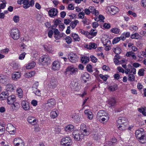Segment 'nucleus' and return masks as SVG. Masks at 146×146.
<instances>
[{"label":"nucleus","instance_id":"obj_41","mask_svg":"<svg viewBox=\"0 0 146 146\" xmlns=\"http://www.w3.org/2000/svg\"><path fill=\"white\" fill-rule=\"evenodd\" d=\"M71 36L75 41H79L80 38L78 35L76 33H72L71 34Z\"/></svg>","mask_w":146,"mask_h":146},{"label":"nucleus","instance_id":"obj_10","mask_svg":"<svg viewBox=\"0 0 146 146\" xmlns=\"http://www.w3.org/2000/svg\"><path fill=\"white\" fill-rule=\"evenodd\" d=\"M106 10L108 13L113 15L118 11V9L117 7L114 6H111L108 7L106 8Z\"/></svg>","mask_w":146,"mask_h":146},{"label":"nucleus","instance_id":"obj_19","mask_svg":"<svg viewBox=\"0 0 146 146\" xmlns=\"http://www.w3.org/2000/svg\"><path fill=\"white\" fill-rule=\"evenodd\" d=\"M127 119L124 117H119L117 121V123L118 124L122 125L123 124H127L126 122L127 121Z\"/></svg>","mask_w":146,"mask_h":146},{"label":"nucleus","instance_id":"obj_44","mask_svg":"<svg viewBox=\"0 0 146 146\" xmlns=\"http://www.w3.org/2000/svg\"><path fill=\"white\" fill-rule=\"evenodd\" d=\"M141 37V36L137 33H135L133 34H132L131 36V38L132 39H138Z\"/></svg>","mask_w":146,"mask_h":146},{"label":"nucleus","instance_id":"obj_56","mask_svg":"<svg viewBox=\"0 0 146 146\" xmlns=\"http://www.w3.org/2000/svg\"><path fill=\"white\" fill-rule=\"evenodd\" d=\"M83 20L82 22L83 23L84 25H88L89 24V22H88V19L86 17H84L83 18Z\"/></svg>","mask_w":146,"mask_h":146},{"label":"nucleus","instance_id":"obj_17","mask_svg":"<svg viewBox=\"0 0 146 146\" xmlns=\"http://www.w3.org/2000/svg\"><path fill=\"white\" fill-rule=\"evenodd\" d=\"M58 13V10L55 8H53L50 9L48 11L49 15L51 17L56 16Z\"/></svg>","mask_w":146,"mask_h":146},{"label":"nucleus","instance_id":"obj_47","mask_svg":"<svg viewBox=\"0 0 146 146\" xmlns=\"http://www.w3.org/2000/svg\"><path fill=\"white\" fill-rule=\"evenodd\" d=\"M99 121H101V122L104 121H107L109 119V116L108 115L104 116V118H97Z\"/></svg>","mask_w":146,"mask_h":146},{"label":"nucleus","instance_id":"obj_4","mask_svg":"<svg viewBox=\"0 0 146 146\" xmlns=\"http://www.w3.org/2000/svg\"><path fill=\"white\" fill-rule=\"evenodd\" d=\"M72 135L74 140L76 141L80 140L83 138L84 135L81 132H80L78 131H73Z\"/></svg>","mask_w":146,"mask_h":146},{"label":"nucleus","instance_id":"obj_61","mask_svg":"<svg viewBox=\"0 0 146 146\" xmlns=\"http://www.w3.org/2000/svg\"><path fill=\"white\" fill-rule=\"evenodd\" d=\"M128 66L131 69V72L133 73V74H136V70L135 68L132 66L130 64H128Z\"/></svg>","mask_w":146,"mask_h":146},{"label":"nucleus","instance_id":"obj_26","mask_svg":"<svg viewBox=\"0 0 146 146\" xmlns=\"http://www.w3.org/2000/svg\"><path fill=\"white\" fill-rule=\"evenodd\" d=\"M20 107V105L17 102L13 103L11 104L10 106L11 110L12 111L16 110L18 109Z\"/></svg>","mask_w":146,"mask_h":146},{"label":"nucleus","instance_id":"obj_60","mask_svg":"<svg viewBox=\"0 0 146 146\" xmlns=\"http://www.w3.org/2000/svg\"><path fill=\"white\" fill-rule=\"evenodd\" d=\"M83 11H84V12H83L84 14L87 15H90V9L89 8V7H88V8H85V9Z\"/></svg>","mask_w":146,"mask_h":146},{"label":"nucleus","instance_id":"obj_1","mask_svg":"<svg viewBox=\"0 0 146 146\" xmlns=\"http://www.w3.org/2000/svg\"><path fill=\"white\" fill-rule=\"evenodd\" d=\"M9 33L11 37L14 40H17L20 37L19 31L17 28L12 29L10 31Z\"/></svg>","mask_w":146,"mask_h":146},{"label":"nucleus","instance_id":"obj_18","mask_svg":"<svg viewBox=\"0 0 146 146\" xmlns=\"http://www.w3.org/2000/svg\"><path fill=\"white\" fill-rule=\"evenodd\" d=\"M7 98V103L9 104H13L14 102H15L16 100L15 96L13 95L8 96Z\"/></svg>","mask_w":146,"mask_h":146},{"label":"nucleus","instance_id":"obj_13","mask_svg":"<svg viewBox=\"0 0 146 146\" xmlns=\"http://www.w3.org/2000/svg\"><path fill=\"white\" fill-rule=\"evenodd\" d=\"M66 70V71L69 72L70 74L74 75L76 74L78 71V69L72 66H70L68 67Z\"/></svg>","mask_w":146,"mask_h":146},{"label":"nucleus","instance_id":"obj_31","mask_svg":"<svg viewBox=\"0 0 146 146\" xmlns=\"http://www.w3.org/2000/svg\"><path fill=\"white\" fill-rule=\"evenodd\" d=\"M28 122L33 125L37 123L36 119L34 117L31 116L28 117Z\"/></svg>","mask_w":146,"mask_h":146},{"label":"nucleus","instance_id":"obj_37","mask_svg":"<svg viewBox=\"0 0 146 146\" xmlns=\"http://www.w3.org/2000/svg\"><path fill=\"white\" fill-rule=\"evenodd\" d=\"M85 47L87 49H91L92 48H96L97 47V45L94 43H90L89 45H86Z\"/></svg>","mask_w":146,"mask_h":146},{"label":"nucleus","instance_id":"obj_53","mask_svg":"<svg viewBox=\"0 0 146 146\" xmlns=\"http://www.w3.org/2000/svg\"><path fill=\"white\" fill-rule=\"evenodd\" d=\"M79 32L81 34L86 35L87 37H88V35H89V32L87 31H85L82 29H80Z\"/></svg>","mask_w":146,"mask_h":146},{"label":"nucleus","instance_id":"obj_22","mask_svg":"<svg viewBox=\"0 0 146 146\" xmlns=\"http://www.w3.org/2000/svg\"><path fill=\"white\" fill-rule=\"evenodd\" d=\"M108 104L110 107L115 106L116 104V100L114 98H110L108 101Z\"/></svg>","mask_w":146,"mask_h":146},{"label":"nucleus","instance_id":"obj_39","mask_svg":"<svg viewBox=\"0 0 146 146\" xmlns=\"http://www.w3.org/2000/svg\"><path fill=\"white\" fill-rule=\"evenodd\" d=\"M113 51L117 54H119L121 52V50L119 46H115L113 49Z\"/></svg>","mask_w":146,"mask_h":146},{"label":"nucleus","instance_id":"obj_12","mask_svg":"<svg viewBox=\"0 0 146 146\" xmlns=\"http://www.w3.org/2000/svg\"><path fill=\"white\" fill-rule=\"evenodd\" d=\"M44 50L49 53H52L53 50L52 48V46L48 43H45L43 45Z\"/></svg>","mask_w":146,"mask_h":146},{"label":"nucleus","instance_id":"obj_30","mask_svg":"<svg viewBox=\"0 0 146 146\" xmlns=\"http://www.w3.org/2000/svg\"><path fill=\"white\" fill-rule=\"evenodd\" d=\"M108 115V114L103 110H100L98 113L97 118H101L102 116H104Z\"/></svg>","mask_w":146,"mask_h":146},{"label":"nucleus","instance_id":"obj_32","mask_svg":"<svg viewBox=\"0 0 146 146\" xmlns=\"http://www.w3.org/2000/svg\"><path fill=\"white\" fill-rule=\"evenodd\" d=\"M35 65V62L34 61H32L26 65V68L28 69H31L34 67Z\"/></svg>","mask_w":146,"mask_h":146},{"label":"nucleus","instance_id":"obj_27","mask_svg":"<svg viewBox=\"0 0 146 146\" xmlns=\"http://www.w3.org/2000/svg\"><path fill=\"white\" fill-rule=\"evenodd\" d=\"M54 37L56 40L59 39L62 36L61 35L59 34L60 32L57 29H55L54 30Z\"/></svg>","mask_w":146,"mask_h":146},{"label":"nucleus","instance_id":"obj_3","mask_svg":"<svg viewBox=\"0 0 146 146\" xmlns=\"http://www.w3.org/2000/svg\"><path fill=\"white\" fill-rule=\"evenodd\" d=\"M39 62L42 65H47L50 61L49 57L47 55L42 56L39 59Z\"/></svg>","mask_w":146,"mask_h":146},{"label":"nucleus","instance_id":"obj_34","mask_svg":"<svg viewBox=\"0 0 146 146\" xmlns=\"http://www.w3.org/2000/svg\"><path fill=\"white\" fill-rule=\"evenodd\" d=\"M9 94L8 92H3L0 94V98L1 100H5V98H7Z\"/></svg>","mask_w":146,"mask_h":146},{"label":"nucleus","instance_id":"obj_62","mask_svg":"<svg viewBox=\"0 0 146 146\" xmlns=\"http://www.w3.org/2000/svg\"><path fill=\"white\" fill-rule=\"evenodd\" d=\"M144 70L143 68L140 69L138 72L139 75L140 76H143L144 74Z\"/></svg>","mask_w":146,"mask_h":146},{"label":"nucleus","instance_id":"obj_55","mask_svg":"<svg viewBox=\"0 0 146 146\" xmlns=\"http://www.w3.org/2000/svg\"><path fill=\"white\" fill-rule=\"evenodd\" d=\"M135 76L132 74H130L128 76V80L130 81H133L135 80Z\"/></svg>","mask_w":146,"mask_h":146},{"label":"nucleus","instance_id":"obj_16","mask_svg":"<svg viewBox=\"0 0 146 146\" xmlns=\"http://www.w3.org/2000/svg\"><path fill=\"white\" fill-rule=\"evenodd\" d=\"M21 106L25 110H29L30 109V107L29 102L25 100L22 101L21 104Z\"/></svg>","mask_w":146,"mask_h":146},{"label":"nucleus","instance_id":"obj_25","mask_svg":"<svg viewBox=\"0 0 146 146\" xmlns=\"http://www.w3.org/2000/svg\"><path fill=\"white\" fill-rule=\"evenodd\" d=\"M90 78L89 75L86 72H85L82 74L81 78L84 82L86 83Z\"/></svg>","mask_w":146,"mask_h":146},{"label":"nucleus","instance_id":"obj_42","mask_svg":"<svg viewBox=\"0 0 146 146\" xmlns=\"http://www.w3.org/2000/svg\"><path fill=\"white\" fill-rule=\"evenodd\" d=\"M129 29L131 31L135 32L137 31L138 30V28L137 26L134 25H131L129 26Z\"/></svg>","mask_w":146,"mask_h":146},{"label":"nucleus","instance_id":"obj_38","mask_svg":"<svg viewBox=\"0 0 146 146\" xmlns=\"http://www.w3.org/2000/svg\"><path fill=\"white\" fill-rule=\"evenodd\" d=\"M139 138H137L139 141L142 143H144L146 142V137L144 135L141 136Z\"/></svg>","mask_w":146,"mask_h":146},{"label":"nucleus","instance_id":"obj_29","mask_svg":"<svg viewBox=\"0 0 146 146\" xmlns=\"http://www.w3.org/2000/svg\"><path fill=\"white\" fill-rule=\"evenodd\" d=\"M143 129L142 128H140L136 130L135 133V135L137 138H139L141 136H142L143 135Z\"/></svg>","mask_w":146,"mask_h":146},{"label":"nucleus","instance_id":"obj_45","mask_svg":"<svg viewBox=\"0 0 146 146\" xmlns=\"http://www.w3.org/2000/svg\"><path fill=\"white\" fill-rule=\"evenodd\" d=\"M17 95L20 98L23 97V92L22 90L20 88H18L17 89Z\"/></svg>","mask_w":146,"mask_h":146},{"label":"nucleus","instance_id":"obj_11","mask_svg":"<svg viewBox=\"0 0 146 146\" xmlns=\"http://www.w3.org/2000/svg\"><path fill=\"white\" fill-rule=\"evenodd\" d=\"M68 58L72 62H75L78 61V56L75 53H71L68 56Z\"/></svg>","mask_w":146,"mask_h":146},{"label":"nucleus","instance_id":"obj_64","mask_svg":"<svg viewBox=\"0 0 146 146\" xmlns=\"http://www.w3.org/2000/svg\"><path fill=\"white\" fill-rule=\"evenodd\" d=\"M86 68L87 71L89 72H93V70L92 69V66L91 65L88 64L86 66Z\"/></svg>","mask_w":146,"mask_h":146},{"label":"nucleus","instance_id":"obj_20","mask_svg":"<svg viewBox=\"0 0 146 146\" xmlns=\"http://www.w3.org/2000/svg\"><path fill=\"white\" fill-rule=\"evenodd\" d=\"M9 80L8 76L3 74H0V82L2 84L4 83Z\"/></svg>","mask_w":146,"mask_h":146},{"label":"nucleus","instance_id":"obj_49","mask_svg":"<svg viewBox=\"0 0 146 146\" xmlns=\"http://www.w3.org/2000/svg\"><path fill=\"white\" fill-rule=\"evenodd\" d=\"M126 56L128 57L131 56L132 58L134 59H135L136 58V56L135 55L134 53L132 51L127 52L126 54Z\"/></svg>","mask_w":146,"mask_h":146},{"label":"nucleus","instance_id":"obj_6","mask_svg":"<svg viewBox=\"0 0 146 146\" xmlns=\"http://www.w3.org/2000/svg\"><path fill=\"white\" fill-rule=\"evenodd\" d=\"M56 104L55 100L53 98H51L48 100L47 101V103L46 104V108L48 110H50Z\"/></svg>","mask_w":146,"mask_h":146},{"label":"nucleus","instance_id":"obj_7","mask_svg":"<svg viewBox=\"0 0 146 146\" xmlns=\"http://www.w3.org/2000/svg\"><path fill=\"white\" fill-rule=\"evenodd\" d=\"M23 6L24 8L27 9L30 7H33L35 4L34 0H31L30 2L29 0H24L23 2Z\"/></svg>","mask_w":146,"mask_h":146},{"label":"nucleus","instance_id":"obj_2","mask_svg":"<svg viewBox=\"0 0 146 146\" xmlns=\"http://www.w3.org/2000/svg\"><path fill=\"white\" fill-rule=\"evenodd\" d=\"M80 130L81 132L84 135H88L91 132L89 127L86 126V125L84 124H82L81 125Z\"/></svg>","mask_w":146,"mask_h":146},{"label":"nucleus","instance_id":"obj_14","mask_svg":"<svg viewBox=\"0 0 146 146\" xmlns=\"http://www.w3.org/2000/svg\"><path fill=\"white\" fill-rule=\"evenodd\" d=\"M58 82L57 80L54 77L51 78L50 82V88H54L57 86Z\"/></svg>","mask_w":146,"mask_h":146},{"label":"nucleus","instance_id":"obj_48","mask_svg":"<svg viewBox=\"0 0 146 146\" xmlns=\"http://www.w3.org/2000/svg\"><path fill=\"white\" fill-rule=\"evenodd\" d=\"M6 90L7 91L12 92L14 89V86L11 84H8L6 86Z\"/></svg>","mask_w":146,"mask_h":146},{"label":"nucleus","instance_id":"obj_9","mask_svg":"<svg viewBox=\"0 0 146 146\" xmlns=\"http://www.w3.org/2000/svg\"><path fill=\"white\" fill-rule=\"evenodd\" d=\"M16 128L11 124L9 123L7 125L6 130L11 135H14L16 133Z\"/></svg>","mask_w":146,"mask_h":146},{"label":"nucleus","instance_id":"obj_23","mask_svg":"<svg viewBox=\"0 0 146 146\" xmlns=\"http://www.w3.org/2000/svg\"><path fill=\"white\" fill-rule=\"evenodd\" d=\"M58 111L54 109L50 113V117L51 118L54 119L58 115Z\"/></svg>","mask_w":146,"mask_h":146},{"label":"nucleus","instance_id":"obj_54","mask_svg":"<svg viewBox=\"0 0 146 146\" xmlns=\"http://www.w3.org/2000/svg\"><path fill=\"white\" fill-rule=\"evenodd\" d=\"M110 31L113 33L118 34L119 32L120 29L117 28H114L111 29Z\"/></svg>","mask_w":146,"mask_h":146},{"label":"nucleus","instance_id":"obj_40","mask_svg":"<svg viewBox=\"0 0 146 146\" xmlns=\"http://www.w3.org/2000/svg\"><path fill=\"white\" fill-rule=\"evenodd\" d=\"M79 23V21L76 19L75 20L71 22L70 23V26L72 29H74L77 24Z\"/></svg>","mask_w":146,"mask_h":146},{"label":"nucleus","instance_id":"obj_21","mask_svg":"<svg viewBox=\"0 0 146 146\" xmlns=\"http://www.w3.org/2000/svg\"><path fill=\"white\" fill-rule=\"evenodd\" d=\"M12 78L13 80H16L21 77L20 73L18 72H13L11 75Z\"/></svg>","mask_w":146,"mask_h":146},{"label":"nucleus","instance_id":"obj_51","mask_svg":"<svg viewBox=\"0 0 146 146\" xmlns=\"http://www.w3.org/2000/svg\"><path fill=\"white\" fill-rule=\"evenodd\" d=\"M109 90L111 91H113L117 89V86L116 84L109 86L108 87Z\"/></svg>","mask_w":146,"mask_h":146},{"label":"nucleus","instance_id":"obj_28","mask_svg":"<svg viewBox=\"0 0 146 146\" xmlns=\"http://www.w3.org/2000/svg\"><path fill=\"white\" fill-rule=\"evenodd\" d=\"M97 33V31L95 29H92L90 32H89V35H88V38H92L93 37L96 36Z\"/></svg>","mask_w":146,"mask_h":146},{"label":"nucleus","instance_id":"obj_58","mask_svg":"<svg viewBox=\"0 0 146 146\" xmlns=\"http://www.w3.org/2000/svg\"><path fill=\"white\" fill-rule=\"evenodd\" d=\"M66 42L68 44H70L72 42V39L69 36H67L65 38Z\"/></svg>","mask_w":146,"mask_h":146},{"label":"nucleus","instance_id":"obj_57","mask_svg":"<svg viewBox=\"0 0 146 146\" xmlns=\"http://www.w3.org/2000/svg\"><path fill=\"white\" fill-rule=\"evenodd\" d=\"M121 40L120 37H117L114 38L112 40V43L114 44L118 42Z\"/></svg>","mask_w":146,"mask_h":146},{"label":"nucleus","instance_id":"obj_63","mask_svg":"<svg viewBox=\"0 0 146 146\" xmlns=\"http://www.w3.org/2000/svg\"><path fill=\"white\" fill-rule=\"evenodd\" d=\"M103 44L104 45H105L106 46L105 47V49L106 51H109L110 50L111 48L109 44H108L106 42H103Z\"/></svg>","mask_w":146,"mask_h":146},{"label":"nucleus","instance_id":"obj_46","mask_svg":"<svg viewBox=\"0 0 146 146\" xmlns=\"http://www.w3.org/2000/svg\"><path fill=\"white\" fill-rule=\"evenodd\" d=\"M35 72L34 71L27 73L25 74V76L27 78H29L35 75Z\"/></svg>","mask_w":146,"mask_h":146},{"label":"nucleus","instance_id":"obj_36","mask_svg":"<svg viewBox=\"0 0 146 146\" xmlns=\"http://www.w3.org/2000/svg\"><path fill=\"white\" fill-rule=\"evenodd\" d=\"M65 130L68 132H70L73 131L74 129V126L72 125H67L65 127Z\"/></svg>","mask_w":146,"mask_h":146},{"label":"nucleus","instance_id":"obj_33","mask_svg":"<svg viewBox=\"0 0 146 146\" xmlns=\"http://www.w3.org/2000/svg\"><path fill=\"white\" fill-rule=\"evenodd\" d=\"M104 17L101 15H99L98 16L94 18V20L97 21H100L101 22H104Z\"/></svg>","mask_w":146,"mask_h":146},{"label":"nucleus","instance_id":"obj_5","mask_svg":"<svg viewBox=\"0 0 146 146\" xmlns=\"http://www.w3.org/2000/svg\"><path fill=\"white\" fill-rule=\"evenodd\" d=\"M61 144L64 146H70L72 144V141L69 137L63 138L61 141Z\"/></svg>","mask_w":146,"mask_h":146},{"label":"nucleus","instance_id":"obj_35","mask_svg":"<svg viewBox=\"0 0 146 146\" xmlns=\"http://www.w3.org/2000/svg\"><path fill=\"white\" fill-rule=\"evenodd\" d=\"M89 60L90 58L88 57L83 56L81 57V61L82 63L86 64L89 62Z\"/></svg>","mask_w":146,"mask_h":146},{"label":"nucleus","instance_id":"obj_15","mask_svg":"<svg viewBox=\"0 0 146 146\" xmlns=\"http://www.w3.org/2000/svg\"><path fill=\"white\" fill-rule=\"evenodd\" d=\"M52 69L54 70H58L60 66V62L58 61H55L53 62L52 64Z\"/></svg>","mask_w":146,"mask_h":146},{"label":"nucleus","instance_id":"obj_50","mask_svg":"<svg viewBox=\"0 0 146 146\" xmlns=\"http://www.w3.org/2000/svg\"><path fill=\"white\" fill-rule=\"evenodd\" d=\"M12 67L15 70L20 68V65L17 63L13 62L12 63Z\"/></svg>","mask_w":146,"mask_h":146},{"label":"nucleus","instance_id":"obj_52","mask_svg":"<svg viewBox=\"0 0 146 146\" xmlns=\"http://www.w3.org/2000/svg\"><path fill=\"white\" fill-rule=\"evenodd\" d=\"M39 85V83L37 82H35L33 84L32 87V90L33 91H35V90H37Z\"/></svg>","mask_w":146,"mask_h":146},{"label":"nucleus","instance_id":"obj_59","mask_svg":"<svg viewBox=\"0 0 146 146\" xmlns=\"http://www.w3.org/2000/svg\"><path fill=\"white\" fill-rule=\"evenodd\" d=\"M26 55V53L25 52H24L22 53L20 55L19 57V59L21 60H23L25 57Z\"/></svg>","mask_w":146,"mask_h":146},{"label":"nucleus","instance_id":"obj_24","mask_svg":"<svg viewBox=\"0 0 146 146\" xmlns=\"http://www.w3.org/2000/svg\"><path fill=\"white\" fill-rule=\"evenodd\" d=\"M84 113L87 116L88 119L90 120L92 119L93 117V115L92 113L89 110H86L84 111Z\"/></svg>","mask_w":146,"mask_h":146},{"label":"nucleus","instance_id":"obj_43","mask_svg":"<svg viewBox=\"0 0 146 146\" xmlns=\"http://www.w3.org/2000/svg\"><path fill=\"white\" fill-rule=\"evenodd\" d=\"M138 111L141 113L144 116H146V108L141 107L140 108L138 109Z\"/></svg>","mask_w":146,"mask_h":146},{"label":"nucleus","instance_id":"obj_8","mask_svg":"<svg viewBox=\"0 0 146 146\" xmlns=\"http://www.w3.org/2000/svg\"><path fill=\"white\" fill-rule=\"evenodd\" d=\"M13 142L15 146H24V145L23 140L18 137L15 138Z\"/></svg>","mask_w":146,"mask_h":146}]
</instances>
